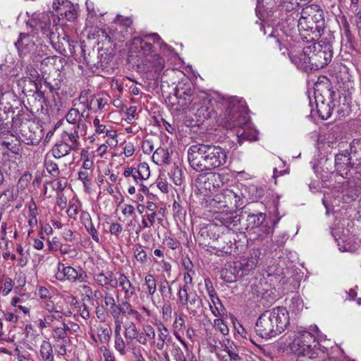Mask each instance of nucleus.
Returning <instances> with one entry per match:
<instances>
[{"mask_svg": "<svg viewBox=\"0 0 361 361\" xmlns=\"http://www.w3.org/2000/svg\"><path fill=\"white\" fill-rule=\"evenodd\" d=\"M50 13H35L27 22L34 35L41 33L49 39L53 48L62 55L66 54V45L69 44L67 35L59 34L58 24L61 20L74 21L78 16V4L69 0H55Z\"/></svg>", "mask_w": 361, "mask_h": 361, "instance_id": "1", "label": "nucleus"}, {"mask_svg": "<svg viewBox=\"0 0 361 361\" xmlns=\"http://www.w3.org/2000/svg\"><path fill=\"white\" fill-rule=\"evenodd\" d=\"M190 166L197 172L211 171L224 166L228 161V151L212 143H197L188 149Z\"/></svg>", "mask_w": 361, "mask_h": 361, "instance_id": "2", "label": "nucleus"}, {"mask_svg": "<svg viewBox=\"0 0 361 361\" xmlns=\"http://www.w3.org/2000/svg\"><path fill=\"white\" fill-rule=\"evenodd\" d=\"M349 147L335 155L334 169L337 175L350 180L358 195L361 193V142L353 140Z\"/></svg>", "mask_w": 361, "mask_h": 361, "instance_id": "3", "label": "nucleus"}, {"mask_svg": "<svg viewBox=\"0 0 361 361\" xmlns=\"http://www.w3.org/2000/svg\"><path fill=\"white\" fill-rule=\"evenodd\" d=\"M312 331L299 330L295 331L289 347L298 355L296 361H318L324 355L326 348L322 346L317 340L319 330L314 326Z\"/></svg>", "mask_w": 361, "mask_h": 361, "instance_id": "4", "label": "nucleus"}, {"mask_svg": "<svg viewBox=\"0 0 361 361\" xmlns=\"http://www.w3.org/2000/svg\"><path fill=\"white\" fill-rule=\"evenodd\" d=\"M289 320V313L284 307L267 310L260 314L256 322V334L264 338L275 337L285 331Z\"/></svg>", "mask_w": 361, "mask_h": 361, "instance_id": "5", "label": "nucleus"}, {"mask_svg": "<svg viewBox=\"0 0 361 361\" xmlns=\"http://www.w3.org/2000/svg\"><path fill=\"white\" fill-rule=\"evenodd\" d=\"M298 25L302 39L306 42L318 39L325 27L323 10L317 4L305 6L302 9Z\"/></svg>", "mask_w": 361, "mask_h": 361, "instance_id": "6", "label": "nucleus"}, {"mask_svg": "<svg viewBox=\"0 0 361 361\" xmlns=\"http://www.w3.org/2000/svg\"><path fill=\"white\" fill-rule=\"evenodd\" d=\"M314 89L318 115L322 119L326 120L333 111L332 104L336 92L332 90L331 83L325 77L315 83Z\"/></svg>", "mask_w": 361, "mask_h": 361, "instance_id": "7", "label": "nucleus"}, {"mask_svg": "<svg viewBox=\"0 0 361 361\" xmlns=\"http://www.w3.org/2000/svg\"><path fill=\"white\" fill-rule=\"evenodd\" d=\"M226 110L224 114V122L226 128L241 127L245 123V102L236 97H231L226 100Z\"/></svg>", "mask_w": 361, "mask_h": 361, "instance_id": "8", "label": "nucleus"}, {"mask_svg": "<svg viewBox=\"0 0 361 361\" xmlns=\"http://www.w3.org/2000/svg\"><path fill=\"white\" fill-rule=\"evenodd\" d=\"M311 49L310 59L311 68L319 69L326 66L332 59L333 47L329 43L316 42V40L307 42Z\"/></svg>", "mask_w": 361, "mask_h": 361, "instance_id": "9", "label": "nucleus"}, {"mask_svg": "<svg viewBox=\"0 0 361 361\" xmlns=\"http://www.w3.org/2000/svg\"><path fill=\"white\" fill-rule=\"evenodd\" d=\"M213 202L214 206L228 208L230 212L241 208L244 204L242 193L238 190L235 192L230 189L224 190L216 194L213 198Z\"/></svg>", "mask_w": 361, "mask_h": 361, "instance_id": "10", "label": "nucleus"}, {"mask_svg": "<svg viewBox=\"0 0 361 361\" xmlns=\"http://www.w3.org/2000/svg\"><path fill=\"white\" fill-rule=\"evenodd\" d=\"M261 255L259 249L254 248L247 257L243 258L239 262H235L234 269H238L237 274L242 276L248 275L250 271L257 267Z\"/></svg>", "mask_w": 361, "mask_h": 361, "instance_id": "11", "label": "nucleus"}, {"mask_svg": "<svg viewBox=\"0 0 361 361\" xmlns=\"http://www.w3.org/2000/svg\"><path fill=\"white\" fill-rule=\"evenodd\" d=\"M188 109L193 111L200 122L210 118L214 114L211 100L206 94L200 95L198 100L195 101Z\"/></svg>", "mask_w": 361, "mask_h": 361, "instance_id": "12", "label": "nucleus"}, {"mask_svg": "<svg viewBox=\"0 0 361 361\" xmlns=\"http://www.w3.org/2000/svg\"><path fill=\"white\" fill-rule=\"evenodd\" d=\"M175 96L178 99V104L183 110L188 109L200 97L194 96L190 84H179L175 90Z\"/></svg>", "mask_w": 361, "mask_h": 361, "instance_id": "13", "label": "nucleus"}, {"mask_svg": "<svg viewBox=\"0 0 361 361\" xmlns=\"http://www.w3.org/2000/svg\"><path fill=\"white\" fill-rule=\"evenodd\" d=\"M196 183L205 190L219 188L224 184V177L216 172L202 173L197 176Z\"/></svg>", "mask_w": 361, "mask_h": 361, "instance_id": "14", "label": "nucleus"}, {"mask_svg": "<svg viewBox=\"0 0 361 361\" xmlns=\"http://www.w3.org/2000/svg\"><path fill=\"white\" fill-rule=\"evenodd\" d=\"M266 219V214L262 212L255 213H249L247 214L246 221H247V228L246 229L255 228L257 227H261L263 232L266 234H269L272 233L273 229L271 226H269L267 224H264Z\"/></svg>", "mask_w": 361, "mask_h": 361, "instance_id": "15", "label": "nucleus"}, {"mask_svg": "<svg viewBox=\"0 0 361 361\" xmlns=\"http://www.w3.org/2000/svg\"><path fill=\"white\" fill-rule=\"evenodd\" d=\"M93 279L99 286L107 289L117 287V279L112 271L94 272Z\"/></svg>", "mask_w": 361, "mask_h": 361, "instance_id": "16", "label": "nucleus"}, {"mask_svg": "<svg viewBox=\"0 0 361 361\" xmlns=\"http://www.w3.org/2000/svg\"><path fill=\"white\" fill-rule=\"evenodd\" d=\"M311 49H309L307 45L303 48V50L297 54L290 53L289 54L290 59L298 68H307L311 67L310 54Z\"/></svg>", "mask_w": 361, "mask_h": 361, "instance_id": "17", "label": "nucleus"}, {"mask_svg": "<svg viewBox=\"0 0 361 361\" xmlns=\"http://www.w3.org/2000/svg\"><path fill=\"white\" fill-rule=\"evenodd\" d=\"M143 63L146 66L147 71H154L159 75L164 67L165 61L159 55L154 54L145 56Z\"/></svg>", "mask_w": 361, "mask_h": 361, "instance_id": "18", "label": "nucleus"}, {"mask_svg": "<svg viewBox=\"0 0 361 361\" xmlns=\"http://www.w3.org/2000/svg\"><path fill=\"white\" fill-rule=\"evenodd\" d=\"M15 46L18 50L19 54L22 56L31 53L35 47V44L28 34L20 33L19 39L15 42Z\"/></svg>", "mask_w": 361, "mask_h": 361, "instance_id": "19", "label": "nucleus"}, {"mask_svg": "<svg viewBox=\"0 0 361 361\" xmlns=\"http://www.w3.org/2000/svg\"><path fill=\"white\" fill-rule=\"evenodd\" d=\"M85 110L80 113L78 109L71 108L66 114V119L68 123L74 125L73 128H76V129H82L86 126L84 121L82 120V118L85 117ZM86 117H87V115H86Z\"/></svg>", "mask_w": 361, "mask_h": 361, "instance_id": "20", "label": "nucleus"}, {"mask_svg": "<svg viewBox=\"0 0 361 361\" xmlns=\"http://www.w3.org/2000/svg\"><path fill=\"white\" fill-rule=\"evenodd\" d=\"M79 130L71 127L65 130L61 134L62 141L67 142L74 151H78L80 147Z\"/></svg>", "mask_w": 361, "mask_h": 361, "instance_id": "21", "label": "nucleus"}, {"mask_svg": "<svg viewBox=\"0 0 361 361\" xmlns=\"http://www.w3.org/2000/svg\"><path fill=\"white\" fill-rule=\"evenodd\" d=\"M178 297L180 304L188 309L198 308L202 303V299L195 292L186 293Z\"/></svg>", "mask_w": 361, "mask_h": 361, "instance_id": "22", "label": "nucleus"}, {"mask_svg": "<svg viewBox=\"0 0 361 361\" xmlns=\"http://www.w3.org/2000/svg\"><path fill=\"white\" fill-rule=\"evenodd\" d=\"M117 286H120L124 293V298L126 300L135 294V287L132 284L128 276L123 273H120L117 279Z\"/></svg>", "mask_w": 361, "mask_h": 361, "instance_id": "23", "label": "nucleus"}, {"mask_svg": "<svg viewBox=\"0 0 361 361\" xmlns=\"http://www.w3.org/2000/svg\"><path fill=\"white\" fill-rule=\"evenodd\" d=\"M101 34H99V37H104L109 42L114 41L122 42L126 38L127 30L123 31L119 29V27L116 25L115 28L111 27L109 31L106 30H101Z\"/></svg>", "mask_w": 361, "mask_h": 361, "instance_id": "24", "label": "nucleus"}, {"mask_svg": "<svg viewBox=\"0 0 361 361\" xmlns=\"http://www.w3.org/2000/svg\"><path fill=\"white\" fill-rule=\"evenodd\" d=\"M158 338L156 343V347L158 350H162L165 345L173 343V339L170 335L169 329L161 323L157 326Z\"/></svg>", "mask_w": 361, "mask_h": 361, "instance_id": "25", "label": "nucleus"}, {"mask_svg": "<svg viewBox=\"0 0 361 361\" xmlns=\"http://www.w3.org/2000/svg\"><path fill=\"white\" fill-rule=\"evenodd\" d=\"M77 271L72 267L68 266L66 267L62 263H59L58 264V272L56 275V277L58 280L63 281L66 278L68 281L71 282H75V279L77 276Z\"/></svg>", "mask_w": 361, "mask_h": 361, "instance_id": "26", "label": "nucleus"}, {"mask_svg": "<svg viewBox=\"0 0 361 361\" xmlns=\"http://www.w3.org/2000/svg\"><path fill=\"white\" fill-rule=\"evenodd\" d=\"M71 151H74L71 146L67 142L61 140L53 146L51 152L54 158L61 159L68 155Z\"/></svg>", "mask_w": 361, "mask_h": 361, "instance_id": "27", "label": "nucleus"}, {"mask_svg": "<svg viewBox=\"0 0 361 361\" xmlns=\"http://www.w3.org/2000/svg\"><path fill=\"white\" fill-rule=\"evenodd\" d=\"M123 335L128 344L133 343L139 332L136 325L133 322H127L124 325Z\"/></svg>", "mask_w": 361, "mask_h": 361, "instance_id": "28", "label": "nucleus"}, {"mask_svg": "<svg viewBox=\"0 0 361 361\" xmlns=\"http://www.w3.org/2000/svg\"><path fill=\"white\" fill-rule=\"evenodd\" d=\"M238 269H234V263L231 265L228 269H223L221 271V279L226 283H233L238 280L239 278H242V276L237 274Z\"/></svg>", "mask_w": 361, "mask_h": 361, "instance_id": "29", "label": "nucleus"}, {"mask_svg": "<svg viewBox=\"0 0 361 361\" xmlns=\"http://www.w3.org/2000/svg\"><path fill=\"white\" fill-rule=\"evenodd\" d=\"M209 308L214 317H220L226 314V309L218 296L211 298Z\"/></svg>", "mask_w": 361, "mask_h": 361, "instance_id": "30", "label": "nucleus"}, {"mask_svg": "<svg viewBox=\"0 0 361 361\" xmlns=\"http://www.w3.org/2000/svg\"><path fill=\"white\" fill-rule=\"evenodd\" d=\"M39 353L43 361H54L53 349L49 341H43L42 342Z\"/></svg>", "mask_w": 361, "mask_h": 361, "instance_id": "31", "label": "nucleus"}, {"mask_svg": "<svg viewBox=\"0 0 361 361\" xmlns=\"http://www.w3.org/2000/svg\"><path fill=\"white\" fill-rule=\"evenodd\" d=\"M152 158L156 164L161 165L168 163L170 156L167 149L159 147L154 152Z\"/></svg>", "mask_w": 361, "mask_h": 361, "instance_id": "32", "label": "nucleus"}, {"mask_svg": "<svg viewBox=\"0 0 361 361\" xmlns=\"http://www.w3.org/2000/svg\"><path fill=\"white\" fill-rule=\"evenodd\" d=\"M68 324L61 322L58 326H55L52 331L51 336L56 341H60V339L66 338L68 336Z\"/></svg>", "mask_w": 361, "mask_h": 361, "instance_id": "33", "label": "nucleus"}, {"mask_svg": "<svg viewBox=\"0 0 361 361\" xmlns=\"http://www.w3.org/2000/svg\"><path fill=\"white\" fill-rule=\"evenodd\" d=\"M25 73L28 77L30 82L34 83L36 88V92L38 96L43 97V92L39 90L38 85H37V81H38L39 78V73L38 71L33 66H27Z\"/></svg>", "mask_w": 361, "mask_h": 361, "instance_id": "34", "label": "nucleus"}, {"mask_svg": "<svg viewBox=\"0 0 361 361\" xmlns=\"http://www.w3.org/2000/svg\"><path fill=\"white\" fill-rule=\"evenodd\" d=\"M133 44L135 45H140L141 49L143 51L145 56L150 54H154L153 45L142 37H135L133 39Z\"/></svg>", "mask_w": 361, "mask_h": 361, "instance_id": "35", "label": "nucleus"}, {"mask_svg": "<svg viewBox=\"0 0 361 361\" xmlns=\"http://www.w3.org/2000/svg\"><path fill=\"white\" fill-rule=\"evenodd\" d=\"M157 206L152 202H147L146 205L147 214L146 217L149 223H150V226H154L155 222V218L157 216Z\"/></svg>", "mask_w": 361, "mask_h": 361, "instance_id": "36", "label": "nucleus"}, {"mask_svg": "<svg viewBox=\"0 0 361 361\" xmlns=\"http://www.w3.org/2000/svg\"><path fill=\"white\" fill-rule=\"evenodd\" d=\"M170 178L176 185H181L184 182L183 171L178 166H175L171 171Z\"/></svg>", "mask_w": 361, "mask_h": 361, "instance_id": "37", "label": "nucleus"}, {"mask_svg": "<svg viewBox=\"0 0 361 361\" xmlns=\"http://www.w3.org/2000/svg\"><path fill=\"white\" fill-rule=\"evenodd\" d=\"M159 290L161 297L170 299L172 296V290L167 280L161 281L159 284Z\"/></svg>", "mask_w": 361, "mask_h": 361, "instance_id": "38", "label": "nucleus"}, {"mask_svg": "<svg viewBox=\"0 0 361 361\" xmlns=\"http://www.w3.org/2000/svg\"><path fill=\"white\" fill-rule=\"evenodd\" d=\"M44 166L47 172L53 177H57L59 175L60 171L58 164L54 161L46 158L44 161Z\"/></svg>", "mask_w": 361, "mask_h": 361, "instance_id": "39", "label": "nucleus"}, {"mask_svg": "<svg viewBox=\"0 0 361 361\" xmlns=\"http://www.w3.org/2000/svg\"><path fill=\"white\" fill-rule=\"evenodd\" d=\"M145 285L147 286L149 295H153L157 290V281L152 274H147L145 277Z\"/></svg>", "mask_w": 361, "mask_h": 361, "instance_id": "40", "label": "nucleus"}, {"mask_svg": "<svg viewBox=\"0 0 361 361\" xmlns=\"http://www.w3.org/2000/svg\"><path fill=\"white\" fill-rule=\"evenodd\" d=\"M78 179L83 183L85 190L89 192L92 185V180L90 177L89 171L81 170L78 172Z\"/></svg>", "mask_w": 361, "mask_h": 361, "instance_id": "41", "label": "nucleus"}, {"mask_svg": "<svg viewBox=\"0 0 361 361\" xmlns=\"http://www.w3.org/2000/svg\"><path fill=\"white\" fill-rule=\"evenodd\" d=\"M98 338L101 343H108L111 336V330L107 327H100L97 332Z\"/></svg>", "mask_w": 361, "mask_h": 361, "instance_id": "42", "label": "nucleus"}, {"mask_svg": "<svg viewBox=\"0 0 361 361\" xmlns=\"http://www.w3.org/2000/svg\"><path fill=\"white\" fill-rule=\"evenodd\" d=\"M134 256L137 262L142 264H145L147 262V256L146 252L141 245L135 247L133 250Z\"/></svg>", "mask_w": 361, "mask_h": 361, "instance_id": "43", "label": "nucleus"}, {"mask_svg": "<svg viewBox=\"0 0 361 361\" xmlns=\"http://www.w3.org/2000/svg\"><path fill=\"white\" fill-rule=\"evenodd\" d=\"M62 318V315L58 310H54V312H49L44 316V319L49 326H52L55 320H59Z\"/></svg>", "mask_w": 361, "mask_h": 361, "instance_id": "44", "label": "nucleus"}, {"mask_svg": "<svg viewBox=\"0 0 361 361\" xmlns=\"http://www.w3.org/2000/svg\"><path fill=\"white\" fill-rule=\"evenodd\" d=\"M221 221L226 227H230L231 226H235L239 223L240 218L237 215H226L224 217L221 218Z\"/></svg>", "mask_w": 361, "mask_h": 361, "instance_id": "45", "label": "nucleus"}, {"mask_svg": "<svg viewBox=\"0 0 361 361\" xmlns=\"http://www.w3.org/2000/svg\"><path fill=\"white\" fill-rule=\"evenodd\" d=\"M126 341H125L122 336L115 337L114 347L115 349L121 355L126 353Z\"/></svg>", "mask_w": 361, "mask_h": 361, "instance_id": "46", "label": "nucleus"}, {"mask_svg": "<svg viewBox=\"0 0 361 361\" xmlns=\"http://www.w3.org/2000/svg\"><path fill=\"white\" fill-rule=\"evenodd\" d=\"M137 171L140 176H141V179L146 180L149 177L150 171L149 167L148 164L145 162L140 163L137 168L136 169Z\"/></svg>", "mask_w": 361, "mask_h": 361, "instance_id": "47", "label": "nucleus"}, {"mask_svg": "<svg viewBox=\"0 0 361 361\" xmlns=\"http://www.w3.org/2000/svg\"><path fill=\"white\" fill-rule=\"evenodd\" d=\"M87 231L88 233L92 236V238L93 240H94L96 243H100V238L99 236L98 231L97 228H95L94 225L93 224L92 221L89 222L88 224H86L85 226Z\"/></svg>", "mask_w": 361, "mask_h": 361, "instance_id": "48", "label": "nucleus"}, {"mask_svg": "<svg viewBox=\"0 0 361 361\" xmlns=\"http://www.w3.org/2000/svg\"><path fill=\"white\" fill-rule=\"evenodd\" d=\"M48 47L46 45L39 44V46H35L34 50L31 52L35 58L37 57H43L44 56L48 55Z\"/></svg>", "mask_w": 361, "mask_h": 361, "instance_id": "49", "label": "nucleus"}, {"mask_svg": "<svg viewBox=\"0 0 361 361\" xmlns=\"http://www.w3.org/2000/svg\"><path fill=\"white\" fill-rule=\"evenodd\" d=\"M173 350L171 354L173 356L176 361H186L185 357L183 350L178 345H176L174 343H172Z\"/></svg>", "mask_w": 361, "mask_h": 361, "instance_id": "50", "label": "nucleus"}, {"mask_svg": "<svg viewBox=\"0 0 361 361\" xmlns=\"http://www.w3.org/2000/svg\"><path fill=\"white\" fill-rule=\"evenodd\" d=\"M116 25L119 27V29L126 31V28L130 27L133 23V20L130 18H121L118 16Z\"/></svg>", "mask_w": 361, "mask_h": 361, "instance_id": "51", "label": "nucleus"}, {"mask_svg": "<svg viewBox=\"0 0 361 361\" xmlns=\"http://www.w3.org/2000/svg\"><path fill=\"white\" fill-rule=\"evenodd\" d=\"M214 327L219 331L223 335H227L229 329L224 322L221 319H216L214 321Z\"/></svg>", "mask_w": 361, "mask_h": 361, "instance_id": "52", "label": "nucleus"}, {"mask_svg": "<svg viewBox=\"0 0 361 361\" xmlns=\"http://www.w3.org/2000/svg\"><path fill=\"white\" fill-rule=\"evenodd\" d=\"M44 84L50 90L51 92L58 90L61 88V80L59 79H54L50 80L49 78L44 80Z\"/></svg>", "mask_w": 361, "mask_h": 361, "instance_id": "53", "label": "nucleus"}, {"mask_svg": "<svg viewBox=\"0 0 361 361\" xmlns=\"http://www.w3.org/2000/svg\"><path fill=\"white\" fill-rule=\"evenodd\" d=\"M204 286L210 299L217 296L212 282L209 278L204 279Z\"/></svg>", "mask_w": 361, "mask_h": 361, "instance_id": "54", "label": "nucleus"}, {"mask_svg": "<svg viewBox=\"0 0 361 361\" xmlns=\"http://www.w3.org/2000/svg\"><path fill=\"white\" fill-rule=\"evenodd\" d=\"M123 305L126 306L128 315L133 316L137 321L140 320L141 314L138 311L132 308L131 305L129 302V300H126L123 302Z\"/></svg>", "mask_w": 361, "mask_h": 361, "instance_id": "55", "label": "nucleus"}, {"mask_svg": "<svg viewBox=\"0 0 361 361\" xmlns=\"http://www.w3.org/2000/svg\"><path fill=\"white\" fill-rule=\"evenodd\" d=\"M290 302L291 304L290 305V308H291L292 311L296 312L302 310L303 305L302 300L299 298H293Z\"/></svg>", "mask_w": 361, "mask_h": 361, "instance_id": "56", "label": "nucleus"}, {"mask_svg": "<svg viewBox=\"0 0 361 361\" xmlns=\"http://www.w3.org/2000/svg\"><path fill=\"white\" fill-rule=\"evenodd\" d=\"M164 243L171 250H176L180 247V241L171 237L166 238Z\"/></svg>", "mask_w": 361, "mask_h": 361, "instance_id": "57", "label": "nucleus"}, {"mask_svg": "<svg viewBox=\"0 0 361 361\" xmlns=\"http://www.w3.org/2000/svg\"><path fill=\"white\" fill-rule=\"evenodd\" d=\"M49 249L51 251H57L61 247V243L59 238L54 237L51 240H48Z\"/></svg>", "mask_w": 361, "mask_h": 361, "instance_id": "58", "label": "nucleus"}, {"mask_svg": "<svg viewBox=\"0 0 361 361\" xmlns=\"http://www.w3.org/2000/svg\"><path fill=\"white\" fill-rule=\"evenodd\" d=\"M123 231L122 226L118 223H112L109 227V232L111 235L118 236Z\"/></svg>", "mask_w": 361, "mask_h": 361, "instance_id": "59", "label": "nucleus"}, {"mask_svg": "<svg viewBox=\"0 0 361 361\" xmlns=\"http://www.w3.org/2000/svg\"><path fill=\"white\" fill-rule=\"evenodd\" d=\"M157 186L162 192L167 193L169 192V184L165 179L161 178V176H159L157 180Z\"/></svg>", "mask_w": 361, "mask_h": 361, "instance_id": "60", "label": "nucleus"}, {"mask_svg": "<svg viewBox=\"0 0 361 361\" xmlns=\"http://www.w3.org/2000/svg\"><path fill=\"white\" fill-rule=\"evenodd\" d=\"M13 281L11 278H6L4 283V287H2V292L4 295H7L12 290L13 288Z\"/></svg>", "mask_w": 361, "mask_h": 361, "instance_id": "61", "label": "nucleus"}, {"mask_svg": "<svg viewBox=\"0 0 361 361\" xmlns=\"http://www.w3.org/2000/svg\"><path fill=\"white\" fill-rule=\"evenodd\" d=\"M100 350L103 352V356L105 361H116L113 353L106 346H102Z\"/></svg>", "mask_w": 361, "mask_h": 361, "instance_id": "62", "label": "nucleus"}, {"mask_svg": "<svg viewBox=\"0 0 361 361\" xmlns=\"http://www.w3.org/2000/svg\"><path fill=\"white\" fill-rule=\"evenodd\" d=\"M142 332L148 337L150 340H154L155 338V331L154 328L148 324L143 326Z\"/></svg>", "mask_w": 361, "mask_h": 361, "instance_id": "63", "label": "nucleus"}, {"mask_svg": "<svg viewBox=\"0 0 361 361\" xmlns=\"http://www.w3.org/2000/svg\"><path fill=\"white\" fill-rule=\"evenodd\" d=\"M142 149L145 154H149L154 150V146L150 140H145L142 144Z\"/></svg>", "mask_w": 361, "mask_h": 361, "instance_id": "64", "label": "nucleus"}]
</instances>
